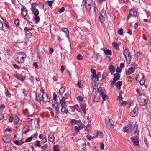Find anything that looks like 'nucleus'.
I'll list each match as a JSON object with an SVG mask.
<instances>
[{"instance_id": "1", "label": "nucleus", "mask_w": 151, "mask_h": 151, "mask_svg": "<svg viewBox=\"0 0 151 151\" xmlns=\"http://www.w3.org/2000/svg\"><path fill=\"white\" fill-rule=\"evenodd\" d=\"M25 55L23 53H19L17 54L16 56L15 60L19 63H22L24 61Z\"/></svg>"}, {"instance_id": "2", "label": "nucleus", "mask_w": 151, "mask_h": 151, "mask_svg": "<svg viewBox=\"0 0 151 151\" xmlns=\"http://www.w3.org/2000/svg\"><path fill=\"white\" fill-rule=\"evenodd\" d=\"M123 54L125 57L127 63L128 64H129L131 60V56L130 55L129 50L127 48L125 49L124 51Z\"/></svg>"}, {"instance_id": "3", "label": "nucleus", "mask_w": 151, "mask_h": 151, "mask_svg": "<svg viewBox=\"0 0 151 151\" xmlns=\"http://www.w3.org/2000/svg\"><path fill=\"white\" fill-rule=\"evenodd\" d=\"M132 66L126 71V75H129L134 72L135 69L137 68V65L135 63L131 64Z\"/></svg>"}, {"instance_id": "4", "label": "nucleus", "mask_w": 151, "mask_h": 151, "mask_svg": "<svg viewBox=\"0 0 151 151\" xmlns=\"http://www.w3.org/2000/svg\"><path fill=\"white\" fill-rule=\"evenodd\" d=\"M147 97L145 95L142 94L140 96L139 100V104L141 106H144L147 103V101L146 100Z\"/></svg>"}, {"instance_id": "5", "label": "nucleus", "mask_w": 151, "mask_h": 151, "mask_svg": "<svg viewBox=\"0 0 151 151\" xmlns=\"http://www.w3.org/2000/svg\"><path fill=\"white\" fill-rule=\"evenodd\" d=\"M133 126L131 124H129L124 127V131L127 133H130L132 130Z\"/></svg>"}, {"instance_id": "6", "label": "nucleus", "mask_w": 151, "mask_h": 151, "mask_svg": "<svg viewBox=\"0 0 151 151\" xmlns=\"http://www.w3.org/2000/svg\"><path fill=\"white\" fill-rule=\"evenodd\" d=\"M114 78L113 79V81L111 83L112 85L115 84V82L120 78V75L118 73H116L114 74Z\"/></svg>"}, {"instance_id": "7", "label": "nucleus", "mask_w": 151, "mask_h": 151, "mask_svg": "<svg viewBox=\"0 0 151 151\" xmlns=\"http://www.w3.org/2000/svg\"><path fill=\"white\" fill-rule=\"evenodd\" d=\"M106 123L107 127H111L113 126V121L112 120L109 119V118H106Z\"/></svg>"}, {"instance_id": "8", "label": "nucleus", "mask_w": 151, "mask_h": 151, "mask_svg": "<svg viewBox=\"0 0 151 151\" xmlns=\"http://www.w3.org/2000/svg\"><path fill=\"white\" fill-rule=\"evenodd\" d=\"M100 22L102 23H106L108 20L107 15L100 16L99 17Z\"/></svg>"}, {"instance_id": "9", "label": "nucleus", "mask_w": 151, "mask_h": 151, "mask_svg": "<svg viewBox=\"0 0 151 151\" xmlns=\"http://www.w3.org/2000/svg\"><path fill=\"white\" fill-rule=\"evenodd\" d=\"M42 100L44 102H50V98L47 93L45 92L42 95Z\"/></svg>"}, {"instance_id": "10", "label": "nucleus", "mask_w": 151, "mask_h": 151, "mask_svg": "<svg viewBox=\"0 0 151 151\" xmlns=\"http://www.w3.org/2000/svg\"><path fill=\"white\" fill-rule=\"evenodd\" d=\"M67 99V98H65V97H63L62 99L60 101V103L61 105V107L66 106L67 105L66 104V102L65 101V99Z\"/></svg>"}, {"instance_id": "11", "label": "nucleus", "mask_w": 151, "mask_h": 151, "mask_svg": "<svg viewBox=\"0 0 151 151\" xmlns=\"http://www.w3.org/2000/svg\"><path fill=\"white\" fill-rule=\"evenodd\" d=\"M21 14L24 17H25L27 14V9L25 7H22L21 9Z\"/></svg>"}, {"instance_id": "12", "label": "nucleus", "mask_w": 151, "mask_h": 151, "mask_svg": "<svg viewBox=\"0 0 151 151\" xmlns=\"http://www.w3.org/2000/svg\"><path fill=\"white\" fill-rule=\"evenodd\" d=\"M3 140L4 142H9L11 141V138L9 136L7 135L3 137Z\"/></svg>"}, {"instance_id": "13", "label": "nucleus", "mask_w": 151, "mask_h": 151, "mask_svg": "<svg viewBox=\"0 0 151 151\" xmlns=\"http://www.w3.org/2000/svg\"><path fill=\"white\" fill-rule=\"evenodd\" d=\"M29 128L28 126L24 127L22 129V132L23 133L25 134L29 131Z\"/></svg>"}, {"instance_id": "14", "label": "nucleus", "mask_w": 151, "mask_h": 151, "mask_svg": "<svg viewBox=\"0 0 151 151\" xmlns=\"http://www.w3.org/2000/svg\"><path fill=\"white\" fill-rule=\"evenodd\" d=\"M138 113V108L137 107H135L132 112V117H134L137 115Z\"/></svg>"}, {"instance_id": "15", "label": "nucleus", "mask_w": 151, "mask_h": 151, "mask_svg": "<svg viewBox=\"0 0 151 151\" xmlns=\"http://www.w3.org/2000/svg\"><path fill=\"white\" fill-rule=\"evenodd\" d=\"M129 14L130 15L132 16H137L136 11L134 9H132L129 11Z\"/></svg>"}, {"instance_id": "16", "label": "nucleus", "mask_w": 151, "mask_h": 151, "mask_svg": "<svg viewBox=\"0 0 151 151\" xmlns=\"http://www.w3.org/2000/svg\"><path fill=\"white\" fill-rule=\"evenodd\" d=\"M135 137H132L131 138L132 141L134 145H137L139 144V141L137 139H135Z\"/></svg>"}, {"instance_id": "17", "label": "nucleus", "mask_w": 151, "mask_h": 151, "mask_svg": "<svg viewBox=\"0 0 151 151\" xmlns=\"http://www.w3.org/2000/svg\"><path fill=\"white\" fill-rule=\"evenodd\" d=\"M14 76L17 79L21 81H23L24 79V77L21 74H17Z\"/></svg>"}, {"instance_id": "18", "label": "nucleus", "mask_w": 151, "mask_h": 151, "mask_svg": "<svg viewBox=\"0 0 151 151\" xmlns=\"http://www.w3.org/2000/svg\"><path fill=\"white\" fill-rule=\"evenodd\" d=\"M66 106H63L61 107V112L63 114L64 113L67 114L68 112V110L66 108Z\"/></svg>"}, {"instance_id": "19", "label": "nucleus", "mask_w": 151, "mask_h": 151, "mask_svg": "<svg viewBox=\"0 0 151 151\" xmlns=\"http://www.w3.org/2000/svg\"><path fill=\"white\" fill-rule=\"evenodd\" d=\"M81 109H82V111L85 114H86V104H81Z\"/></svg>"}, {"instance_id": "20", "label": "nucleus", "mask_w": 151, "mask_h": 151, "mask_svg": "<svg viewBox=\"0 0 151 151\" xmlns=\"http://www.w3.org/2000/svg\"><path fill=\"white\" fill-rule=\"evenodd\" d=\"M55 138L53 135L51 133L49 136V140L51 142H53L55 140Z\"/></svg>"}, {"instance_id": "21", "label": "nucleus", "mask_w": 151, "mask_h": 151, "mask_svg": "<svg viewBox=\"0 0 151 151\" xmlns=\"http://www.w3.org/2000/svg\"><path fill=\"white\" fill-rule=\"evenodd\" d=\"M122 83V81H119L117 82L115 84V85L119 90H120L121 89V86Z\"/></svg>"}, {"instance_id": "22", "label": "nucleus", "mask_w": 151, "mask_h": 151, "mask_svg": "<svg viewBox=\"0 0 151 151\" xmlns=\"http://www.w3.org/2000/svg\"><path fill=\"white\" fill-rule=\"evenodd\" d=\"M32 11L33 12V14L35 16L38 15L39 14V12L38 9H37L35 8L33 9H32Z\"/></svg>"}, {"instance_id": "23", "label": "nucleus", "mask_w": 151, "mask_h": 151, "mask_svg": "<svg viewBox=\"0 0 151 151\" xmlns=\"http://www.w3.org/2000/svg\"><path fill=\"white\" fill-rule=\"evenodd\" d=\"M91 77L92 79L95 78L96 81H99V77L98 76V75H97L96 73L92 74L91 75Z\"/></svg>"}, {"instance_id": "24", "label": "nucleus", "mask_w": 151, "mask_h": 151, "mask_svg": "<svg viewBox=\"0 0 151 151\" xmlns=\"http://www.w3.org/2000/svg\"><path fill=\"white\" fill-rule=\"evenodd\" d=\"M144 141L147 146H149V145H150V143L151 142V140H150H150H149L147 139L146 138H145Z\"/></svg>"}, {"instance_id": "25", "label": "nucleus", "mask_w": 151, "mask_h": 151, "mask_svg": "<svg viewBox=\"0 0 151 151\" xmlns=\"http://www.w3.org/2000/svg\"><path fill=\"white\" fill-rule=\"evenodd\" d=\"M62 30L66 33L67 37L68 38L69 37V32L68 29L67 28H63Z\"/></svg>"}, {"instance_id": "26", "label": "nucleus", "mask_w": 151, "mask_h": 151, "mask_svg": "<svg viewBox=\"0 0 151 151\" xmlns=\"http://www.w3.org/2000/svg\"><path fill=\"white\" fill-rule=\"evenodd\" d=\"M84 83L83 81H78L77 83V85L79 88H81L83 86V84Z\"/></svg>"}, {"instance_id": "27", "label": "nucleus", "mask_w": 151, "mask_h": 151, "mask_svg": "<svg viewBox=\"0 0 151 151\" xmlns=\"http://www.w3.org/2000/svg\"><path fill=\"white\" fill-rule=\"evenodd\" d=\"M109 71L111 73V74H112L113 72L114 71V66L112 65H110L109 67Z\"/></svg>"}, {"instance_id": "28", "label": "nucleus", "mask_w": 151, "mask_h": 151, "mask_svg": "<svg viewBox=\"0 0 151 151\" xmlns=\"http://www.w3.org/2000/svg\"><path fill=\"white\" fill-rule=\"evenodd\" d=\"M145 79L146 78L144 76H143V77L142 79V80L140 81L139 82L141 85H144L145 82Z\"/></svg>"}, {"instance_id": "29", "label": "nucleus", "mask_w": 151, "mask_h": 151, "mask_svg": "<svg viewBox=\"0 0 151 151\" xmlns=\"http://www.w3.org/2000/svg\"><path fill=\"white\" fill-rule=\"evenodd\" d=\"M94 10H93V15L95 18H96V15L97 14V12L98 11V10L96 8V6H94Z\"/></svg>"}, {"instance_id": "30", "label": "nucleus", "mask_w": 151, "mask_h": 151, "mask_svg": "<svg viewBox=\"0 0 151 151\" xmlns=\"http://www.w3.org/2000/svg\"><path fill=\"white\" fill-rule=\"evenodd\" d=\"M103 135V134L101 132H99L97 133L96 137L97 138H101L102 137Z\"/></svg>"}, {"instance_id": "31", "label": "nucleus", "mask_w": 151, "mask_h": 151, "mask_svg": "<svg viewBox=\"0 0 151 151\" xmlns=\"http://www.w3.org/2000/svg\"><path fill=\"white\" fill-rule=\"evenodd\" d=\"M112 45L113 47L116 49H117L119 48V47H118V45L115 42H113L112 43Z\"/></svg>"}, {"instance_id": "32", "label": "nucleus", "mask_w": 151, "mask_h": 151, "mask_svg": "<svg viewBox=\"0 0 151 151\" xmlns=\"http://www.w3.org/2000/svg\"><path fill=\"white\" fill-rule=\"evenodd\" d=\"M91 130V125L88 124L87 126L86 127V129L85 130L88 132Z\"/></svg>"}, {"instance_id": "33", "label": "nucleus", "mask_w": 151, "mask_h": 151, "mask_svg": "<svg viewBox=\"0 0 151 151\" xmlns=\"http://www.w3.org/2000/svg\"><path fill=\"white\" fill-rule=\"evenodd\" d=\"M104 53L106 55H111V51L110 50H107L104 51Z\"/></svg>"}, {"instance_id": "34", "label": "nucleus", "mask_w": 151, "mask_h": 151, "mask_svg": "<svg viewBox=\"0 0 151 151\" xmlns=\"http://www.w3.org/2000/svg\"><path fill=\"white\" fill-rule=\"evenodd\" d=\"M19 120V118L17 116H16L15 117L14 123L16 124L18 122Z\"/></svg>"}, {"instance_id": "35", "label": "nucleus", "mask_w": 151, "mask_h": 151, "mask_svg": "<svg viewBox=\"0 0 151 151\" xmlns=\"http://www.w3.org/2000/svg\"><path fill=\"white\" fill-rule=\"evenodd\" d=\"M106 15V11L104 9H103L101 11L100 16Z\"/></svg>"}, {"instance_id": "36", "label": "nucleus", "mask_w": 151, "mask_h": 151, "mask_svg": "<svg viewBox=\"0 0 151 151\" xmlns=\"http://www.w3.org/2000/svg\"><path fill=\"white\" fill-rule=\"evenodd\" d=\"M35 20V22L36 23H37L38 22H39L40 19V17L38 15L36 16H35L34 18Z\"/></svg>"}, {"instance_id": "37", "label": "nucleus", "mask_w": 151, "mask_h": 151, "mask_svg": "<svg viewBox=\"0 0 151 151\" xmlns=\"http://www.w3.org/2000/svg\"><path fill=\"white\" fill-rule=\"evenodd\" d=\"M101 96L103 98V100L105 101L107 99V96L106 94H104V93L101 94Z\"/></svg>"}, {"instance_id": "38", "label": "nucleus", "mask_w": 151, "mask_h": 151, "mask_svg": "<svg viewBox=\"0 0 151 151\" xmlns=\"http://www.w3.org/2000/svg\"><path fill=\"white\" fill-rule=\"evenodd\" d=\"M96 137L95 136L92 137L91 136L88 135L86 136V138L89 140H93L94 138Z\"/></svg>"}, {"instance_id": "39", "label": "nucleus", "mask_w": 151, "mask_h": 151, "mask_svg": "<svg viewBox=\"0 0 151 151\" xmlns=\"http://www.w3.org/2000/svg\"><path fill=\"white\" fill-rule=\"evenodd\" d=\"M65 91V88L64 87H61L59 90V92L61 94H63Z\"/></svg>"}, {"instance_id": "40", "label": "nucleus", "mask_w": 151, "mask_h": 151, "mask_svg": "<svg viewBox=\"0 0 151 151\" xmlns=\"http://www.w3.org/2000/svg\"><path fill=\"white\" fill-rule=\"evenodd\" d=\"M52 107L54 109H55L57 111H58L59 110V108L58 106V105H57V106H55V104H52Z\"/></svg>"}, {"instance_id": "41", "label": "nucleus", "mask_w": 151, "mask_h": 151, "mask_svg": "<svg viewBox=\"0 0 151 151\" xmlns=\"http://www.w3.org/2000/svg\"><path fill=\"white\" fill-rule=\"evenodd\" d=\"M123 31L122 29L121 28L118 31V32L119 35H123Z\"/></svg>"}, {"instance_id": "42", "label": "nucleus", "mask_w": 151, "mask_h": 151, "mask_svg": "<svg viewBox=\"0 0 151 151\" xmlns=\"http://www.w3.org/2000/svg\"><path fill=\"white\" fill-rule=\"evenodd\" d=\"M54 151H59V149L57 145H55L54 146Z\"/></svg>"}, {"instance_id": "43", "label": "nucleus", "mask_w": 151, "mask_h": 151, "mask_svg": "<svg viewBox=\"0 0 151 151\" xmlns=\"http://www.w3.org/2000/svg\"><path fill=\"white\" fill-rule=\"evenodd\" d=\"M91 7H92L91 6L85 4V8L87 10L89 11Z\"/></svg>"}, {"instance_id": "44", "label": "nucleus", "mask_w": 151, "mask_h": 151, "mask_svg": "<svg viewBox=\"0 0 151 151\" xmlns=\"http://www.w3.org/2000/svg\"><path fill=\"white\" fill-rule=\"evenodd\" d=\"M32 139V137H30L28 138L25 141V142H30Z\"/></svg>"}, {"instance_id": "45", "label": "nucleus", "mask_w": 151, "mask_h": 151, "mask_svg": "<svg viewBox=\"0 0 151 151\" xmlns=\"http://www.w3.org/2000/svg\"><path fill=\"white\" fill-rule=\"evenodd\" d=\"M77 58L78 60H82L83 59V57L81 54H79L77 56Z\"/></svg>"}, {"instance_id": "46", "label": "nucleus", "mask_w": 151, "mask_h": 151, "mask_svg": "<svg viewBox=\"0 0 151 151\" xmlns=\"http://www.w3.org/2000/svg\"><path fill=\"white\" fill-rule=\"evenodd\" d=\"M14 24L17 25V27L19 26V20L18 19H16L14 22Z\"/></svg>"}, {"instance_id": "47", "label": "nucleus", "mask_w": 151, "mask_h": 151, "mask_svg": "<svg viewBox=\"0 0 151 151\" xmlns=\"http://www.w3.org/2000/svg\"><path fill=\"white\" fill-rule=\"evenodd\" d=\"M5 93L6 96L9 97L11 96V94L9 93V91L6 89H5Z\"/></svg>"}, {"instance_id": "48", "label": "nucleus", "mask_w": 151, "mask_h": 151, "mask_svg": "<svg viewBox=\"0 0 151 151\" xmlns=\"http://www.w3.org/2000/svg\"><path fill=\"white\" fill-rule=\"evenodd\" d=\"M98 91L100 93L101 95L104 93L103 91L102 90L101 87H99V88H98Z\"/></svg>"}, {"instance_id": "49", "label": "nucleus", "mask_w": 151, "mask_h": 151, "mask_svg": "<svg viewBox=\"0 0 151 151\" xmlns=\"http://www.w3.org/2000/svg\"><path fill=\"white\" fill-rule=\"evenodd\" d=\"M65 10V9L64 7H62L58 11V12L60 13H61L63 12Z\"/></svg>"}, {"instance_id": "50", "label": "nucleus", "mask_w": 151, "mask_h": 151, "mask_svg": "<svg viewBox=\"0 0 151 151\" xmlns=\"http://www.w3.org/2000/svg\"><path fill=\"white\" fill-rule=\"evenodd\" d=\"M53 97L54 100L55 101H56V100L57 99V96L55 92H54L53 93Z\"/></svg>"}, {"instance_id": "51", "label": "nucleus", "mask_w": 151, "mask_h": 151, "mask_svg": "<svg viewBox=\"0 0 151 151\" xmlns=\"http://www.w3.org/2000/svg\"><path fill=\"white\" fill-rule=\"evenodd\" d=\"M83 98L81 96H78L77 97V99L81 102L83 101Z\"/></svg>"}, {"instance_id": "52", "label": "nucleus", "mask_w": 151, "mask_h": 151, "mask_svg": "<svg viewBox=\"0 0 151 151\" xmlns=\"http://www.w3.org/2000/svg\"><path fill=\"white\" fill-rule=\"evenodd\" d=\"M97 92L96 91V89L93 87L92 94L93 95H96V93Z\"/></svg>"}, {"instance_id": "53", "label": "nucleus", "mask_w": 151, "mask_h": 151, "mask_svg": "<svg viewBox=\"0 0 151 151\" xmlns=\"http://www.w3.org/2000/svg\"><path fill=\"white\" fill-rule=\"evenodd\" d=\"M126 104V101H122L120 104V106H124Z\"/></svg>"}, {"instance_id": "54", "label": "nucleus", "mask_w": 151, "mask_h": 151, "mask_svg": "<svg viewBox=\"0 0 151 151\" xmlns=\"http://www.w3.org/2000/svg\"><path fill=\"white\" fill-rule=\"evenodd\" d=\"M32 33L31 32H29L26 34V36L27 37L29 38L32 36Z\"/></svg>"}, {"instance_id": "55", "label": "nucleus", "mask_w": 151, "mask_h": 151, "mask_svg": "<svg viewBox=\"0 0 151 151\" xmlns=\"http://www.w3.org/2000/svg\"><path fill=\"white\" fill-rule=\"evenodd\" d=\"M47 2L49 4V5L50 7H51L52 6V1H47Z\"/></svg>"}, {"instance_id": "56", "label": "nucleus", "mask_w": 151, "mask_h": 151, "mask_svg": "<svg viewBox=\"0 0 151 151\" xmlns=\"http://www.w3.org/2000/svg\"><path fill=\"white\" fill-rule=\"evenodd\" d=\"M14 143L16 145H20V142L18 140H15L14 141Z\"/></svg>"}, {"instance_id": "57", "label": "nucleus", "mask_w": 151, "mask_h": 151, "mask_svg": "<svg viewBox=\"0 0 151 151\" xmlns=\"http://www.w3.org/2000/svg\"><path fill=\"white\" fill-rule=\"evenodd\" d=\"M76 120L73 119H72L71 121V123L73 125L76 124Z\"/></svg>"}, {"instance_id": "58", "label": "nucleus", "mask_w": 151, "mask_h": 151, "mask_svg": "<svg viewBox=\"0 0 151 151\" xmlns=\"http://www.w3.org/2000/svg\"><path fill=\"white\" fill-rule=\"evenodd\" d=\"M85 3H89L90 4L93 3V1L92 0H85Z\"/></svg>"}, {"instance_id": "59", "label": "nucleus", "mask_w": 151, "mask_h": 151, "mask_svg": "<svg viewBox=\"0 0 151 151\" xmlns=\"http://www.w3.org/2000/svg\"><path fill=\"white\" fill-rule=\"evenodd\" d=\"M80 130H81V129H79V127L77 126H75V130L77 132H79Z\"/></svg>"}, {"instance_id": "60", "label": "nucleus", "mask_w": 151, "mask_h": 151, "mask_svg": "<svg viewBox=\"0 0 151 151\" xmlns=\"http://www.w3.org/2000/svg\"><path fill=\"white\" fill-rule=\"evenodd\" d=\"M40 143V141H36V143L35 144V145L39 147H41V145L39 144Z\"/></svg>"}, {"instance_id": "61", "label": "nucleus", "mask_w": 151, "mask_h": 151, "mask_svg": "<svg viewBox=\"0 0 151 151\" xmlns=\"http://www.w3.org/2000/svg\"><path fill=\"white\" fill-rule=\"evenodd\" d=\"M47 147V144H45V145L42 146L41 147V149L43 150H45L46 149Z\"/></svg>"}, {"instance_id": "62", "label": "nucleus", "mask_w": 151, "mask_h": 151, "mask_svg": "<svg viewBox=\"0 0 151 151\" xmlns=\"http://www.w3.org/2000/svg\"><path fill=\"white\" fill-rule=\"evenodd\" d=\"M5 106L4 104H1L0 106V109L1 110H3L5 108Z\"/></svg>"}, {"instance_id": "63", "label": "nucleus", "mask_w": 151, "mask_h": 151, "mask_svg": "<svg viewBox=\"0 0 151 151\" xmlns=\"http://www.w3.org/2000/svg\"><path fill=\"white\" fill-rule=\"evenodd\" d=\"M34 66L36 68H38V66L36 62H34L33 64Z\"/></svg>"}, {"instance_id": "64", "label": "nucleus", "mask_w": 151, "mask_h": 151, "mask_svg": "<svg viewBox=\"0 0 151 151\" xmlns=\"http://www.w3.org/2000/svg\"><path fill=\"white\" fill-rule=\"evenodd\" d=\"M98 57V54H94L93 55V57L95 58V60H97Z\"/></svg>"}]
</instances>
